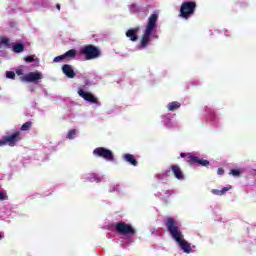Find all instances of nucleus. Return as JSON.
<instances>
[{
  "label": "nucleus",
  "mask_w": 256,
  "mask_h": 256,
  "mask_svg": "<svg viewBox=\"0 0 256 256\" xmlns=\"http://www.w3.org/2000/svg\"><path fill=\"white\" fill-rule=\"evenodd\" d=\"M171 237L176 240L179 247L184 251V253H191L193 248H191V244L183 238V232L179 229V222L175 220L173 217H167L164 221Z\"/></svg>",
  "instance_id": "f257e3e1"
},
{
  "label": "nucleus",
  "mask_w": 256,
  "mask_h": 256,
  "mask_svg": "<svg viewBox=\"0 0 256 256\" xmlns=\"http://www.w3.org/2000/svg\"><path fill=\"white\" fill-rule=\"evenodd\" d=\"M159 19V15L157 14H151L148 18L147 25L144 29L142 38L140 40V43L138 45V49H147L149 46V43H151V35H153V32L155 29H157V20Z\"/></svg>",
  "instance_id": "f03ea898"
},
{
  "label": "nucleus",
  "mask_w": 256,
  "mask_h": 256,
  "mask_svg": "<svg viewBox=\"0 0 256 256\" xmlns=\"http://www.w3.org/2000/svg\"><path fill=\"white\" fill-rule=\"evenodd\" d=\"M195 11H197V2H183L180 6L179 17H181L182 19H189V17H193L195 15Z\"/></svg>",
  "instance_id": "7ed1b4c3"
},
{
  "label": "nucleus",
  "mask_w": 256,
  "mask_h": 256,
  "mask_svg": "<svg viewBox=\"0 0 256 256\" xmlns=\"http://www.w3.org/2000/svg\"><path fill=\"white\" fill-rule=\"evenodd\" d=\"M80 55H85V60L91 61L92 59L101 57V51L95 45L88 44L80 50Z\"/></svg>",
  "instance_id": "20e7f679"
},
{
  "label": "nucleus",
  "mask_w": 256,
  "mask_h": 256,
  "mask_svg": "<svg viewBox=\"0 0 256 256\" xmlns=\"http://www.w3.org/2000/svg\"><path fill=\"white\" fill-rule=\"evenodd\" d=\"M180 157L185 159L189 165H200L201 167H209V160L200 159L199 157L191 154V153H181Z\"/></svg>",
  "instance_id": "39448f33"
},
{
  "label": "nucleus",
  "mask_w": 256,
  "mask_h": 256,
  "mask_svg": "<svg viewBox=\"0 0 256 256\" xmlns=\"http://www.w3.org/2000/svg\"><path fill=\"white\" fill-rule=\"evenodd\" d=\"M19 141H21V132L17 131L11 135L3 136L0 139V147H5V145L14 147L15 143H17Z\"/></svg>",
  "instance_id": "423d86ee"
},
{
  "label": "nucleus",
  "mask_w": 256,
  "mask_h": 256,
  "mask_svg": "<svg viewBox=\"0 0 256 256\" xmlns=\"http://www.w3.org/2000/svg\"><path fill=\"white\" fill-rule=\"evenodd\" d=\"M114 227L118 235H135L137 233L131 224L125 222H117Z\"/></svg>",
  "instance_id": "0eeeda50"
},
{
  "label": "nucleus",
  "mask_w": 256,
  "mask_h": 256,
  "mask_svg": "<svg viewBox=\"0 0 256 256\" xmlns=\"http://www.w3.org/2000/svg\"><path fill=\"white\" fill-rule=\"evenodd\" d=\"M93 155L96 157H101L102 159H105L106 161H115V155L113 154V151L105 148V147H98L93 150Z\"/></svg>",
  "instance_id": "6e6552de"
},
{
  "label": "nucleus",
  "mask_w": 256,
  "mask_h": 256,
  "mask_svg": "<svg viewBox=\"0 0 256 256\" xmlns=\"http://www.w3.org/2000/svg\"><path fill=\"white\" fill-rule=\"evenodd\" d=\"M43 74L41 72H29L28 74L20 77L21 81H24L25 83H37V81H40L42 79Z\"/></svg>",
  "instance_id": "1a4fd4ad"
},
{
  "label": "nucleus",
  "mask_w": 256,
  "mask_h": 256,
  "mask_svg": "<svg viewBox=\"0 0 256 256\" xmlns=\"http://www.w3.org/2000/svg\"><path fill=\"white\" fill-rule=\"evenodd\" d=\"M78 95L82 97L84 101H88V103H97V97H95L91 92H85V90L79 89Z\"/></svg>",
  "instance_id": "9d476101"
},
{
  "label": "nucleus",
  "mask_w": 256,
  "mask_h": 256,
  "mask_svg": "<svg viewBox=\"0 0 256 256\" xmlns=\"http://www.w3.org/2000/svg\"><path fill=\"white\" fill-rule=\"evenodd\" d=\"M62 72L64 75H66V77H68V79H75V77H77V73H75V70H73V66L69 64H64L62 66Z\"/></svg>",
  "instance_id": "9b49d317"
},
{
  "label": "nucleus",
  "mask_w": 256,
  "mask_h": 256,
  "mask_svg": "<svg viewBox=\"0 0 256 256\" xmlns=\"http://www.w3.org/2000/svg\"><path fill=\"white\" fill-rule=\"evenodd\" d=\"M140 29L141 28L138 26V27L127 30L126 37H128L130 41H133V42L137 41V39H139V37L137 36V33H139Z\"/></svg>",
  "instance_id": "f8f14e48"
},
{
  "label": "nucleus",
  "mask_w": 256,
  "mask_h": 256,
  "mask_svg": "<svg viewBox=\"0 0 256 256\" xmlns=\"http://www.w3.org/2000/svg\"><path fill=\"white\" fill-rule=\"evenodd\" d=\"M170 168L176 179L179 181H183V179H185V175H183V171H181V168L178 165H172Z\"/></svg>",
  "instance_id": "ddd939ff"
},
{
  "label": "nucleus",
  "mask_w": 256,
  "mask_h": 256,
  "mask_svg": "<svg viewBox=\"0 0 256 256\" xmlns=\"http://www.w3.org/2000/svg\"><path fill=\"white\" fill-rule=\"evenodd\" d=\"M123 158L124 161L130 163V165H133V167H137V159H135V156L132 154H124Z\"/></svg>",
  "instance_id": "4468645a"
},
{
  "label": "nucleus",
  "mask_w": 256,
  "mask_h": 256,
  "mask_svg": "<svg viewBox=\"0 0 256 256\" xmlns=\"http://www.w3.org/2000/svg\"><path fill=\"white\" fill-rule=\"evenodd\" d=\"M227 191H231V186H229V187H224V188H222L221 190L212 189V190H211V193H212L213 195H218L219 197H221L222 195H225V193H226Z\"/></svg>",
  "instance_id": "2eb2a0df"
},
{
  "label": "nucleus",
  "mask_w": 256,
  "mask_h": 256,
  "mask_svg": "<svg viewBox=\"0 0 256 256\" xmlns=\"http://www.w3.org/2000/svg\"><path fill=\"white\" fill-rule=\"evenodd\" d=\"M12 51L14 53H23V51H25V45H23L22 43H16L13 45Z\"/></svg>",
  "instance_id": "dca6fc26"
},
{
  "label": "nucleus",
  "mask_w": 256,
  "mask_h": 256,
  "mask_svg": "<svg viewBox=\"0 0 256 256\" xmlns=\"http://www.w3.org/2000/svg\"><path fill=\"white\" fill-rule=\"evenodd\" d=\"M65 59H75L77 57V50L70 49L66 53H64Z\"/></svg>",
  "instance_id": "f3484780"
},
{
  "label": "nucleus",
  "mask_w": 256,
  "mask_h": 256,
  "mask_svg": "<svg viewBox=\"0 0 256 256\" xmlns=\"http://www.w3.org/2000/svg\"><path fill=\"white\" fill-rule=\"evenodd\" d=\"M179 107H181V103L174 101V102H170L167 105V109L168 111H177V109H179Z\"/></svg>",
  "instance_id": "a211bd4d"
},
{
  "label": "nucleus",
  "mask_w": 256,
  "mask_h": 256,
  "mask_svg": "<svg viewBox=\"0 0 256 256\" xmlns=\"http://www.w3.org/2000/svg\"><path fill=\"white\" fill-rule=\"evenodd\" d=\"M3 45H5V47H8V48L11 47V39L5 36L0 37V49Z\"/></svg>",
  "instance_id": "6ab92c4d"
},
{
  "label": "nucleus",
  "mask_w": 256,
  "mask_h": 256,
  "mask_svg": "<svg viewBox=\"0 0 256 256\" xmlns=\"http://www.w3.org/2000/svg\"><path fill=\"white\" fill-rule=\"evenodd\" d=\"M33 126V122L31 121H28L26 123H24L22 126H21V131H29V129H31V127Z\"/></svg>",
  "instance_id": "aec40b11"
},
{
  "label": "nucleus",
  "mask_w": 256,
  "mask_h": 256,
  "mask_svg": "<svg viewBox=\"0 0 256 256\" xmlns=\"http://www.w3.org/2000/svg\"><path fill=\"white\" fill-rule=\"evenodd\" d=\"M75 135H77V130L72 129L68 132L66 139H75Z\"/></svg>",
  "instance_id": "412c9836"
},
{
  "label": "nucleus",
  "mask_w": 256,
  "mask_h": 256,
  "mask_svg": "<svg viewBox=\"0 0 256 256\" xmlns=\"http://www.w3.org/2000/svg\"><path fill=\"white\" fill-rule=\"evenodd\" d=\"M89 180L90 181H96V183H100L101 182V179H99L98 177H97V175L96 174H90V177H89Z\"/></svg>",
  "instance_id": "4be33fe9"
},
{
  "label": "nucleus",
  "mask_w": 256,
  "mask_h": 256,
  "mask_svg": "<svg viewBox=\"0 0 256 256\" xmlns=\"http://www.w3.org/2000/svg\"><path fill=\"white\" fill-rule=\"evenodd\" d=\"M63 59H65V54H62L60 56H56L54 59H53V62L54 63H59V61H63Z\"/></svg>",
  "instance_id": "5701e85b"
},
{
  "label": "nucleus",
  "mask_w": 256,
  "mask_h": 256,
  "mask_svg": "<svg viewBox=\"0 0 256 256\" xmlns=\"http://www.w3.org/2000/svg\"><path fill=\"white\" fill-rule=\"evenodd\" d=\"M230 175H233L234 177H239L241 175V171L237 169H233L230 171Z\"/></svg>",
  "instance_id": "b1692460"
},
{
  "label": "nucleus",
  "mask_w": 256,
  "mask_h": 256,
  "mask_svg": "<svg viewBox=\"0 0 256 256\" xmlns=\"http://www.w3.org/2000/svg\"><path fill=\"white\" fill-rule=\"evenodd\" d=\"M6 77H7L8 79H15V72H13V71H7V72H6Z\"/></svg>",
  "instance_id": "393cba45"
},
{
  "label": "nucleus",
  "mask_w": 256,
  "mask_h": 256,
  "mask_svg": "<svg viewBox=\"0 0 256 256\" xmlns=\"http://www.w3.org/2000/svg\"><path fill=\"white\" fill-rule=\"evenodd\" d=\"M9 199V196H7L6 193L0 191V201H6Z\"/></svg>",
  "instance_id": "a878e982"
},
{
  "label": "nucleus",
  "mask_w": 256,
  "mask_h": 256,
  "mask_svg": "<svg viewBox=\"0 0 256 256\" xmlns=\"http://www.w3.org/2000/svg\"><path fill=\"white\" fill-rule=\"evenodd\" d=\"M24 61H25L26 63H33V61H35V58H34L33 56H26V57L24 58Z\"/></svg>",
  "instance_id": "bb28decb"
},
{
  "label": "nucleus",
  "mask_w": 256,
  "mask_h": 256,
  "mask_svg": "<svg viewBox=\"0 0 256 256\" xmlns=\"http://www.w3.org/2000/svg\"><path fill=\"white\" fill-rule=\"evenodd\" d=\"M217 173L218 175H225V170L223 168H218Z\"/></svg>",
  "instance_id": "cd10ccee"
},
{
  "label": "nucleus",
  "mask_w": 256,
  "mask_h": 256,
  "mask_svg": "<svg viewBox=\"0 0 256 256\" xmlns=\"http://www.w3.org/2000/svg\"><path fill=\"white\" fill-rule=\"evenodd\" d=\"M16 75H23V69L16 70Z\"/></svg>",
  "instance_id": "c85d7f7f"
},
{
  "label": "nucleus",
  "mask_w": 256,
  "mask_h": 256,
  "mask_svg": "<svg viewBox=\"0 0 256 256\" xmlns=\"http://www.w3.org/2000/svg\"><path fill=\"white\" fill-rule=\"evenodd\" d=\"M166 127H175V125H173V124L171 123V121H169V122L167 123Z\"/></svg>",
  "instance_id": "c756f323"
},
{
  "label": "nucleus",
  "mask_w": 256,
  "mask_h": 256,
  "mask_svg": "<svg viewBox=\"0 0 256 256\" xmlns=\"http://www.w3.org/2000/svg\"><path fill=\"white\" fill-rule=\"evenodd\" d=\"M56 9H58V11H61V5H60V4H57V5H56Z\"/></svg>",
  "instance_id": "7c9ffc66"
},
{
  "label": "nucleus",
  "mask_w": 256,
  "mask_h": 256,
  "mask_svg": "<svg viewBox=\"0 0 256 256\" xmlns=\"http://www.w3.org/2000/svg\"><path fill=\"white\" fill-rule=\"evenodd\" d=\"M166 194H167V195H171V191L167 190V191H166Z\"/></svg>",
  "instance_id": "2f4dec72"
},
{
  "label": "nucleus",
  "mask_w": 256,
  "mask_h": 256,
  "mask_svg": "<svg viewBox=\"0 0 256 256\" xmlns=\"http://www.w3.org/2000/svg\"><path fill=\"white\" fill-rule=\"evenodd\" d=\"M0 239H3V235H1V233H0Z\"/></svg>",
  "instance_id": "473e14b6"
}]
</instances>
